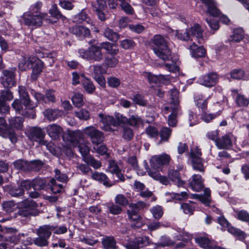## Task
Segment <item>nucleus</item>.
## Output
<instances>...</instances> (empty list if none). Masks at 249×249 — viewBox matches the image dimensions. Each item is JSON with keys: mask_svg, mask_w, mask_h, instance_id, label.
I'll return each mask as SVG.
<instances>
[{"mask_svg": "<svg viewBox=\"0 0 249 249\" xmlns=\"http://www.w3.org/2000/svg\"><path fill=\"white\" fill-rule=\"evenodd\" d=\"M102 244L106 249H115L116 242L112 237H108L102 240Z\"/></svg>", "mask_w": 249, "mask_h": 249, "instance_id": "8fccbe9b", "label": "nucleus"}, {"mask_svg": "<svg viewBox=\"0 0 249 249\" xmlns=\"http://www.w3.org/2000/svg\"><path fill=\"white\" fill-rule=\"evenodd\" d=\"M48 135L53 139H57L63 131L62 128L56 124L48 125L45 128Z\"/></svg>", "mask_w": 249, "mask_h": 249, "instance_id": "a211bd4d", "label": "nucleus"}, {"mask_svg": "<svg viewBox=\"0 0 249 249\" xmlns=\"http://www.w3.org/2000/svg\"><path fill=\"white\" fill-rule=\"evenodd\" d=\"M171 159L170 156L165 153L155 155L150 160V164L153 169H159L164 165H168Z\"/></svg>", "mask_w": 249, "mask_h": 249, "instance_id": "0eeeda50", "label": "nucleus"}, {"mask_svg": "<svg viewBox=\"0 0 249 249\" xmlns=\"http://www.w3.org/2000/svg\"><path fill=\"white\" fill-rule=\"evenodd\" d=\"M146 207V204L143 201H138L136 203H131L127 213L129 220L134 222H138L141 219L139 212Z\"/></svg>", "mask_w": 249, "mask_h": 249, "instance_id": "423d86ee", "label": "nucleus"}, {"mask_svg": "<svg viewBox=\"0 0 249 249\" xmlns=\"http://www.w3.org/2000/svg\"><path fill=\"white\" fill-rule=\"evenodd\" d=\"M37 204L34 200L26 199L18 203L19 210L18 213L23 217L36 216L38 214V211L36 208Z\"/></svg>", "mask_w": 249, "mask_h": 249, "instance_id": "20e7f679", "label": "nucleus"}, {"mask_svg": "<svg viewBox=\"0 0 249 249\" xmlns=\"http://www.w3.org/2000/svg\"><path fill=\"white\" fill-rule=\"evenodd\" d=\"M72 101L75 106L82 107L84 104L83 95L79 93H75L72 97Z\"/></svg>", "mask_w": 249, "mask_h": 249, "instance_id": "680f3d73", "label": "nucleus"}, {"mask_svg": "<svg viewBox=\"0 0 249 249\" xmlns=\"http://www.w3.org/2000/svg\"><path fill=\"white\" fill-rule=\"evenodd\" d=\"M172 130L167 127H163L159 132L160 141L168 142L171 136Z\"/></svg>", "mask_w": 249, "mask_h": 249, "instance_id": "c03bdc74", "label": "nucleus"}, {"mask_svg": "<svg viewBox=\"0 0 249 249\" xmlns=\"http://www.w3.org/2000/svg\"><path fill=\"white\" fill-rule=\"evenodd\" d=\"M45 179L36 178L33 180V188L36 190H40L43 189L45 186Z\"/></svg>", "mask_w": 249, "mask_h": 249, "instance_id": "4d7b16f0", "label": "nucleus"}, {"mask_svg": "<svg viewBox=\"0 0 249 249\" xmlns=\"http://www.w3.org/2000/svg\"><path fill=\"white\" fill-rule=\"evenodd\" d=\"M41 2H36L30 8L29 11L24 13L21 17V21L29 26L39 27L42 25V20L47 16V14L40 12Z\"/></svg>", "mask_w": 249, "mask_h": 249, "instance_id": "f257e3e1", "label": "nucleus"}, {"mask_svg": "<svg viewBox=\"0 0 249 249\" xmlns=\"http://www.w3.org/2000/svg\"><path fill=\"white\" fill-rule=\"evenodd\" d=\"M85 134L89 137L91 142L96 145H98L104 141L103 133L93 126L86 127L84 129Z\"/></svg>", "mask_w": 249, "mask_h": 249, "instance_id": "39448f33", "label": "nucleus"}, {"mask_svg": "<svg viewBox=\"0 0 249 249\" xmlns=\"http://www.w3.org/2000/svg\"><path fill=\"white\" fill-rule=\"evenodd\" d=\"M150 211L153 214V217L157 219H160L163 215V211L162 208L160 206L153 207Z\"/></svg>", "mask_w": 249, "mask_h": 249, "instance_id": "338daca9", "label": "nucleus"}, {"mask_svg": "<svg viewBox=\"0 0 249 249\" xmlns=\"http://www.w3.org/2000/svg\"><path fill=\"white\" fill-rule=\"evenodd\" d=\"M244 38V31L241 28L234 30L233 34L229 39L230 42H240Z\"/></svg>", "mask_w": 249, "mask_h": 249, "instance_id": "4c0bfd02", "label": "nucleus"}, {"mask_svg": "<svg viewBox=\"0 0 249 249\" xmlns=\"http://www.w3.org/2000/svg\"><path fill=\"white\" fill-rule=\"evenodd\" d=\"M170 94V107H179V91L176 88H173L169 91Z\"/></svg>", "mask_w": 249, "mask_h": 249, "instance_id": "7c9ffc66", "label": "nucleus"}, {"mask_svg": "<svg viewBox=\"0 0 249 249\" xmlns=\"http://www.w3.org/2000/svg\"><path fill=\"white\" fill-rule=\"evenodd\" d=\"M18 93L24 105L27 108L33 110L36 107V104L32 103L24 87L21 86L18 87Z\"/></svg>", "mask_w": 249, "mask_h": 249, "instance_id": "dca6fc26", "label": "nucleus"}, {"mask_svg": "<svg viewBox=\"0 0 249 249\" xmlns=\"http://www.w3.org/2000/svg\"><path fill=\"white\" fill-rule=\"evenodd\" d=\"M14 166L18 170L28 171L29 162L23 160H18L14 162Z\"/></svg>", "mask_w": 249, "mask_h": 249, "instance_id": "de8ad7c7", "label": "nucleus"}, {"mask_svg": "<svg viewBox=\"0 0 249 249\" xmlns=\"http://www.w3.org/2000/svg\"><path fill=\"white\" fill-rule=\"evenodd\" d=\"M175 36L179 40L187 41L190 40V36L189 35L188 29L185 31L181 30H177L175 33ZM192 40V39H191Z\"/></svg>", "mask_w": 249, "mask_h": 249, "instance_id": "864d4df0", "label": "nucleus"}, {"mask_svg": "<svg viewBox=\"0 0 249 249\" xmlns=\"http://www.w3.org/2000/svg\"><path fill=\"white\" fill-rule=\"evenodd\" d=\"M23 121L24 119L22 117H15L9 120V123L11 127L20 130L23 127Z\"/></svg>", "mask_w": 249, "mask_h": 249, "instance_id": "c9c22d12", "label": "nucleus"}, {"mask_svg": "<svg viewBox=\"0 0 249 249\" xmlns=\"http://www.w3.org/2000/svg\"><path fill=\"white\" fill-rule=\"evenodd\" d=\"M51 189L54 194L60 193L62 192L63 185L61 184H57L56 180L54 178H52L50 180Z\"/></svg>", "mask_w": 249, "mask_h": 249, "instance_id": "bf43d9fd", "label": "nucleus"}, {"mask_svg": "<svg viewBox=\"0 0 249 249\" xmlns=\"http://www.w3.org/2000/svg\"><path fill=\"white\" fill-rule=\"evenodd\" d=\"M194 204L192 201H190V203H183L180 205V209L185 214H193L195 210Z\"/></svg>", "mask_w": 249, "mask_h": 249, "instance_id": "79ce46f5", "label": "nucleus"}, {"mask_svg": "<svg viewBox=\"0 0 249 249\" xmlns=\"http://www.w3.org/2000/svg\"><path fill=\"white\" fill-rule=\"evenodd\" d=\"M79 53L83 58L86 59L91 62H101L104 57L102 52V48L99 46H92L88 50L83 49H79Z\"/></svg>", "mask_w": 249, "mask_h": 249, "instance_id": "7ed1b4c3", "label": "nucleus"}, {"mask_svg": "<svg viewBox=\"0 0 249 249\" xmlns=\"http://www.w3.org/2000/svg\"><path fill=\"white\" fill-rule=\"evenodd\" d=\"M34 65V66L32 65L33 69L31 78L32 80H36L42 71L44 63L40 59L35 57Z\"/></svg>", "mask_w": 249, "mask_h": 249, "instance_id": "4be33fe9", "label": "nucleus"}, {"mask_svg": "<svg viewBox=\"0 0 249 249\" xmlns=\"http://www.w3.org/2000/svg\"><path fill=\"white\" fill-rule=\"evenodd\" d=\"M152 49L155 54L162 60L168 61L171 58V51L165 38L160 35L154 36L152 39Z\"/></svg>", "mask_w": 249, "mask_h": 249, "instance_id": "f03ea898", "label": "nucleus"}, {"mask_svg": "<svg viewBox=\"0 0 249 249\" xmlns=\"http://www.w3.org/2000/svg\"><path fill=\"white\" fill-rule=\"evenodd\" d=\"M104 35L107 38L112 41H116L119 38V35L117 33L108 28L105 29Z\"/></svg>", "mask_w": 249, "mask_h": 249, "instance_id": "3c124183", "label": "nucleus"}, {"mask_svg": "<svg viewBox=\"0 0 249 249\" xmlns=\"http://www.w3.org/2000/svg\"><path fill=\"white\" fill-rule=\"evenodd\" d=\"M236 213V217L239 220L248 223L249 222V213L246 210H234Z\"/></svg>", "mask_w": 249, "mask_h": 249, "instance_id": "09e8293b", "label": "nucleus"}, {"mask_svg": "<svg viewBox=\"0 0 249 249\" xmlns=\"http://www.w3.org/2000/svg\"><path fill=\"white\" fill-rule=\"evenodd\" d=\"M76 18L78 19L79 22L85 20L87 23L92 25V21L89 18L88 14L84 10H82L77 15Z\"/></svg>", "mask_w": 249, "mask_h": 249, "instance_id": "0e129e2a", "label": "nucleus"}, {"mask_svg": "<svg viewBox=\"0 0 249 249\" xmlns=\"http://www.w3.org/2000/svg\"><path fill=\"white\" fill-rule=\"evenodd\" d=\"M202 3L206 8V12L213 17L219 16L220 11L217 7L215 0H200Z\"/></svg>", "mask_w": 249, "mask_h": 249, "instance_id": "4468645a", "label": "nucleus"}, {"mask_svg": "<svg viewBox=\"0 0 249 249\" xmlns=\"http://www.w3.org/2000/svg\"><path fill=\"white\" fill-rule=\"evenodd\" d=\"M190 155L194 169L199 172H204L205 169L202 159L200 157L196 156L193 151L190 152Z\"/></svg>", "mask_w": 249, "mask_h": 249, "instance_id": "393cba45", "label": "nucleus"}, {"mask_svg": "<svg viewBox=\"0 0 249 249\" xmlns=\"http://www.w3.org/2000/svg\"><path fill=\"white\" fill-rule=\"evenodd\" d=\"M149 238L146 236L139 237L129 241L125 247L127 249H139L148 244Z\"/></svg>", "mask_w": 249, "mask_h": 249, "instance_id": "ddd939ff", "label": "nucleus"}, {"mask_svg": "<svg viewBox=\"0 0 249 249\" xmlns=\"http://www.w3.org/2000/svg\"><path fill=\"white\" fill-rule=\"evenodd\" d=\"M196 107L202 111H206L207 108V99L200 94H196L194 97Z\"/></svg>", "mask_w": 249, "mask_h": 249, "instance_id": "2f4dec72", "label": "nucleus"}, {"mask_svg": "<svg viewBox=\"0 0 249 249\" xmlns=\"http://www.w3.org/2000/svg\"><path fill=\"white\" fill-rule=\"evenodd\" d=\"M215 144L218 149H228L232 146V142L230 136L225 135L218 138Z\"/></svg>", "mask_w": 249, "mask_h": 249, "instance_id": "b1692460", "label": "nucleus"}, {"mask_svg": "<svg viewBox=\"0 0 249 249\" xmlns=\"http://www.w3.org/2000/svg\"><path fill=\"white\" fill-rule=\"evenodd\" d=\"M148 174L149 176L152 177L153 179L159 180L161 183L163 184L166 185L168 183V180L166 177L162 176L160 174L156 171H153L150 169L148 168L147 170Z\"/></svg>", "mask_w": 249, "mask_h": 249, "instance_id": "e433bc0d", "label": "nucleus"}, {"mask_svg": "<svg viewBox=\"0 0 249 249\" xmlns=\"http://www.w3.org/2000/svg\"><path fill=\"white\" fill-rule=\"evenodd\" d=\"M92 177L94 179L103 182L106 186H111V184H109L108 178L105 174L95 172L92 174Z\"/></svg>", "mask_w": 249, "mask_h": 249, "instance_id": "a19ab883", "label": "nucleus"}, {"mask_svg": "<svg viewBox=\"0 0 249 249\" xmlns=\"http://www.w3.org/2000/svg\"><path fill=\"white\" fill-rule=\"evenodd\" d=\"M119 62L118 58L114 55L107 56L104 59V63L107 67H115Z\"/></svg>", "mask_w": 249, "mask_h": 249, "instance_id": "37998d69", "label": "nucleus"}, {"mask_svg": "<svg viewBox=\"0 0 249 249\" xmlns=\"http://www.w3.org/2000/svg\"><path fill=\"white\" fill-rule=\"evenodd\" d=\"M93 76H97L106 73L107 70L101 65H93L90 67Z\"/></svg>", "mask_w": 249, "mask_h": 249, "instance_id": "a18cd8bd", "label": "nucleus"}, {"mask_svg": "<svg viewBox=\"0 0 249 249\" xmlns=\"http://www.w3.org/2000/svg\"><path fill=\"white\" fill-rule=\"evenodd\" d=\"M101 118V122L104 124L103 129L107 131H113L111 125L116 126L117 123L115 122V118L112 116L107 115L102 113L98 115Z\"/></svg>", "mask_w": 249, "mask_h": 249, "instance_id": "f3484780", "label": "nucleus"}, {"mask_svg": "<svg viewBox=\"0 0 249 249\" xmlns=\"http://www.w3.org/2000/svg\"><path fill=\"white\" fill-rule=\"evenodd\" d=\"M82 85L84 89L89 94L92 93L95 90V87L92 82L89 79H85L82 82Z\"/></svg>", "mask_w": 249, "mask_h": 249, "instance_id": "603ef678", "label": "nucleus"}, {"mask_svg": "<svg viewBox=\"0 0 249 249\" xmlns=\"http://www.w3.org/2000/svg\"><path fill=\"white\" fill-rule=\"evenodd\" d=\"M227 228L230 233L234 235L239 240L244 239L246 237L245 233L239 229L232 227L230 225Z\"/></svg>", "mask_w": 249, "mask_h": 249, "instance_id": "58836bf2", "label": "nucleus"}, {"mask_svg": "<svg viewBox=\"0 0 249 249\" xmlns=\"http://www.w3.org/2000/svg\"><path fill=\"white\" fill-rule=\"evenodd\" d=\"M9 194L12 196L18 197L22 196L24 194V191L20 188L19 186L18 187H14L9 189Z\"/></svg>", "mask_w": 249, "mask_h": 249, "instance_id": "e2e57ef3", "label": "nucleus"}, {"mask_svg": "<svg viewBox=\"0 0 249 249\" xmlns=\"http://www.w3.org/2000/svg\"><path fill=\"white\" fill-rule=\"evenodd\" d=\"M15 73L12 70H4L2 71L1 83L5 88H11L15 84Z\"/></svg>", "mask_w": 249, "mask_h": 249, "instance_id": "9d476101", "label": "nucleus"}, {"mask_svg": "<svg viewBox=\"0 0 249 249\" xmlns=\"http://www.w3.org/2000/svg\"><path fill=\"white\" fill-rule=\"evenodd\" d=\"M83 160L89 166H91L96 169L99 168L102 165V163L99 160H96L91 155L84 156Z\"/></svg>", "mask_w": 249, "mask_h": 249, "instance_id": "f704fd0d", "label": "nucleus"}, {"mask_svg": "<svg viewBox=\"0 0 249 249\" xmlns=\"http://www.w3.org/2000/svg\"><path fill=\"white\" fill-rule=\"evenodd\" d=\"M136 45V43L131 38L125 39L120 41V46L125 50L133 49Z\"/></svg>", "mask_w": 249, "mask_h": 249, "instance_id": "6e6d98bb", "label": "nucleus"}, {"mask_svg": "<svg viewBox=\"0 0 249 249\" xmlns=\"http://www.w3.org/2000/svg\"><path fill=\"white\" fill-rule=\"evenodd\" d=\"M183 165L180 164L178 168V170H170L169 171L168 177L173 181L175 182V183L178 186H181L184 184V182L181 180L179 177V170L182 169Z\"/></svg>", "mask_w": 249, "mask_h": 249, "instance_id": "bb28decb", "label": "nucleus"}, {"mask_svg": "<svg viewBox=\"0 0 249 249\" xmlns=\"http://www.w3.org/2000/svg\"><path fill=\"white\" fill-rule=\"evenodd\" d=\"M101 48L105 49L111 55H115L119 52L118 49L113 48V45L109 42L103 43Z\"/></svg>", "mask_w": 249, "mask_h": 249, "instance_id": "5fc2aeb1", "label": "nucleus"}, {"mask_svg": "<svg viewBox=\"0 0 249 249\" xmlns=\"http://www.w3.org/2000/svg\"><path fill=\"white\" fill-rule=\"evenodd\" d=\"M146 74L147 79L150 83H157L160 80L163 79L164 78V75L162 74L157 75L150 72H147Z\"/></svg>", "mask_w": 249, "mask_h": 249, "instance_id": "69168bd1", "label": "nucleus"}, {"mask_svg": "<svg viewBox=\"0 0 249 249\" xmlns=\"http://www.w3.org/2000/svg\"><path fill=\"white\" fill-rule=\"evenodd\" d=\"M145 132L148 136L151 138H156L159 135L158 129L155 126L150 125L145 129Z\"/></svg>", "mask_w": 249, "mask_h": 249, "instance_id": "774afa93", "label": "nucleus"}, {"mask_svg": "<svg viewBox=\"0 0 249 249\" xmlns=\"http://www.w3.org/2000/svg\"><path fill=\"white\" fill-rule=\"evenodd\" d=\"M49 13L52 15V17L57 19H64L66 18L61 14L56 4H53L52 5L49 10Z\"/></svg>", "mask_w": 249, "mask_h": 249, "instance_id": "13d9d810", "label": "nucleus"}, {"mask_svg": "<svg viewBox=\"0 0 249 249\" xmlns=\"http://www.w3.org/2000/svg\"><path fill=\"white\" fill-rule=\"evenodd\" d=\"M231 95L235 98L237 106L239 107H245L249 105V99L245 95L239 93L236 89L231 90Z\"/></svg>", "mask_w": 249, "mask_h": 249, "instance_id": "aec40b11", "label": "nucleus"}, {"mask_svg": "<svg viewBox=\"0 0 249 249\" xmlns=\"http://www.w3.org/2000/svg\"><path fill=\"white\" fill-rule=\"evenodd\" d=\"M193 197L199 199L205 205L208 206L211 202V190L209 188H206L204 190L203 195L195 194Z\"/></svg>", "mask_w": 249, "mask_h": 249, "instance_id": "c756f323", "label": "nucleus"}, {"mask_svg": "<svg viewBox=\"0 0 249 249\" xmlns=\"http://www.w3.org/2000/svg\"><path fill=\"white\" fill-rule=\"evenodd\" d=\"M53 226L45 225L39 227L37 230L36 234L37 236H40L48 240L53 230Z\"/></svg>", "mask_w": 249, "mask_h": 249, "instance_id": "a878e982", "label": "nucleus"}, {"mask_svg": "<svg viewBox=\"0 0 249 249\" xmlns=\"http://www.w3.org/2000/svg\"><path fill=\"white\" fill-rule=\"evenodd\" d=\"M43 114L49 121H54L60 116V111L56 109L48 108L43 111Z\"/></svg>", "mask_w": 249, "mask_h": 249, "instance_id": "473e14b6", "label": "nucleus"}, {"mask_svg": "<svg viewBox=\"0 0 249 249\" xmlns=\"http://www.w3.org/2000/svg\"><path fill=\"white\" fill-rule=\"evenodd\" d=\"M190 36H191L201 39L203 36V30L198 24L196 23L193 26L188 29Z\"/></svg>", "mask_w": 249, "mask_h": 249, "instance_id": "72a5a7b5", "label": "nucleus"}, {"mask_svg": "<svg viewBox=\"0 0 249 249\" xmlns=\"http://www.w3.org/2000/svg\"><path fill=\"white\" fill-rule=\"evenodd\" d=\"M190 187L196 192L201 191L204 188L202 177L199 175L195 174L192 176V180L189 183Z\"/></svg>", "mask_w": 249, "mask_h": 249, "instance_id": "5701e85b", "label": "nucleus"}, {"mask_svg": "<svg viewBox=\"0 0 249 249\" xmlns=\"http://www.w3.org/2000/svg\"><path fill=\"white\" fill-rule=\"evenodd\" d=\"M170 108L171 109L172 112L168 116V124L171 126H175L177 123V116L181 113L180 107H164V110L165 111H168Z\"/></svg>", "mask_w": 249, "mask_h": 249, "instance_id": "412c9836", "label": "nucleus"}, {"mask_svg": "<svg viewBox=\"0 0 249 249\" xmlns=\"http://www.w3.org/2000/svg\"><path fill=\"white\" fill-rule=\"evenodd\" d=\"M107 0H96L91 3L93 11L96 13L99 19L103 21L106 20L104 11L107 7Z\"/></svg>", "mask_w": 249, "mask_h": 249, "instance_id": "1a4fd4ad", "label": "nucleus"}, {"mask_svg": "<svg viewBox=\"0 0 249 249\" xmlns=\"http://www.w3.org/2000/svg\"><path fill=\"white\" fill-rule=\"evenodd\" d=\"M126 124L132 126L139 127L140 125L142 124L143 121L138 115H133L131 116L129 119H127Z\"/></svg>", "mask_w": 249, "mask_h": 249, "instance_id": "ea45409f", "label": "nucleus"}, {"mask_svg": "<svg viewBox=\"0 0 249 249\" xmlns=\"http://www.w3.org/2000/svg\"><path fill=\"white\" fill-rule=\"evenodd\" d=\"M67 135V141L75 146L79 144L80 140L83 139V132L79 130H68Z\"/></svg>", "mask_w": 249, "mask_h": 249, "instance_id": "6ab92c4d", "label": "nucleus"}, {"mask_svg": "<svg viewBox=\"0 0 249 249\" xmlns=\"http://www.w3.org/2000/svg\"><path fill=\"white\" fill-rule=\"evenodd\" d=\"M43 165V163L39 160H34L29 162L28 171H38L42 168Z\"/></svg>", "mask_w": 249, "mask_h": 249, "instance_id": "49530a36", "label": "nucleus"}, {"mask_svg": "<svg viewBox=\"0 0 249 249\" xmlns=\"http://www.w3.org/2000/svg\"><path fill=\"white\" fill-rule=\"evenodd\" d=\"M0 135L5 138H9L14 143L17 141V137L15 131L7 126L5 120L0 117Z\"/></svg>", "mask_w": 249, "mask_h": 249, "instance_id": "6e6552de", "label": "nucleus"}, {"mask_svg": "<svg viewBox=\"0 0 249 249\" xmlns=\"http://www.w3.org/2000/svg\"><path fill=\"white\" fill-rule=\"evenodd\" d=\"M34 56L23 57L18 63V68L20 71H24L29 69L30 66L34 65L35 62Z\"/></svg>", "mask_w": 249, "mask_h": 249, "instance_id": "cd10ccee", "label": "nucleus"}, {"mask_svg": "<svg viewBox=\"0 0 249 249\" xmlns=\"http://www.w3.org/2000/svg\"><path fill=\"white\" fill-rule=\"evenodd\" d=\"M218 80V75L216 72H210L198 78L200 84L206 87L211 88L214 86Z\"/></svg>", "mask_w": 249, "mask_h": 249, "instance_id": "9b49d317", "label": "nucleus"}, {"mask_svg": "<svg viewBox=\"0 0 249 249\" xmlns=\"http://www.w3.org/2000/svg\"><path fill=\"white\" fill-rule=\"evenodd\" d=\"M27 137L31 141L39 142L43 140L45 136V132L40 127L35 126L28 128L26 132Z\"/></svg>", "mask_w": 249, "mask_h": 249, "instance_id": "f8f14e48", "label": "nucleus"}, {"mask_svg": "<svg viewBox=\"0 0 249 249\" xmlns=\"http://www.w3.org/2000/svg\"><path fill=\"white\" fill-rule=\"evenodd\" d=\"M189 49L192 56L194 57H203L206 54V50L203 47H198L195 43L190 46Z\"/></svg>", "mask_w": 249, "mask_h": 249, "instance_id": "c85d7f7f", "label": "nucleus"}, {"mask_svg": "<svg viewBox=\"0 0 249 249\" xmlns=\"http://www.w3.org/2000/svg\"><path fill=\"white\" fill-rule=\"evenodd\" d=\"M70 31L80 39H83L87 37L89 38L91 36L89 29L83 26L75 25L70 28Z\"/></svg>", "mask_w": 249, "mask_h": 249, "instance_id": "2eb2a0df", "label": "nucleus"}, {"mask_svg": "<svg viewBox=\"0 0 249 249\" xmlns=\"http://www.w3.org/2000/svg\"><path fill=\"white\" fill-rule=\"evenodd\" d=\"M44 96L45 98L44 103L46 104L54 103L56 101L54 90H53L50 89L47 90Z\"/></svg>", "mask_w": 249, "mask_h": 249, "instance_id": "052dcab7", "label": "nucleus"}]
</instances>
